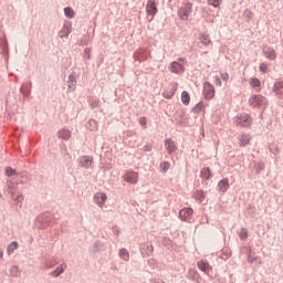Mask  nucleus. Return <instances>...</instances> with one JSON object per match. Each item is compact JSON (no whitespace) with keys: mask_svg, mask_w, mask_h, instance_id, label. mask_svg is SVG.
<instances>
[{"mask_svg":"<svg viewBox=\"0 0 283 283\" xmlns=\"http://www.w3.org/2000/svg\"><path fill=\"white\" fill-rule=\"evenodd\" d=\"M191 12H193V4L187 2L186 4L179 8L178 15L181 19V21H188L189 14H191Z\"/></svg>","mask_w":283,"mask_h":283,"instance_id":"1","label":"nucleus"},{"mask_svg":"<svg viewBox=\"0 0 283 283\" xmlns=\"http://www.w3.org/2000/svg\"><path fill=\"white\" fill-rule=\"evenodd\" d=\"M179 61L181 62H172L169 65V71L172 72V74H182V72H185V63H187L185 61V59H179Z\"/></svg>","mask_w":283,"mask_h":283,"instance_id":"2","label":"nucleus"},{"mask_svg":"<svg viewBox=\"0 0 283 283\" xmlns=\"http://www.w3.org/2000/svg\"><path fill=\"white\" fill-rule=\"evenodd\" d=\"M234 123L238 127H249L251 125V117L247 114L238 115L234 117Z\"/></svg>","mask_w":283,"mask_h":283,"instance_id":"3","label":"nucleus"},{"mask_svg":"<svg viewBox=\"0 0 283 283\" xmlns=\"http://www.w3.org/2000/svg\"><path fill=\"white\" fill-rule=\"evenodd\" d=\"M146 13L150 17V21H154V17L158 14V7L156 6V1L148 0L146 4Z\"/></svg>","mask_w":283,"mask_h":283,"instance_id":"4","label":"nucleus"},{"mask_svg":"<svg viewBox=\"0 0 283 283\" xmlns=\"http://www.w3.org/2000/svg\"><path fill=\"white\" fill-rule=\"evenodd\" d=\"M249 105L252 107H264V105H266V98H264L262 95L251 96L249 99Z\"/></svg>","mask_w":283,"mask_h":283,"instance_id":"5","label":"nucleus"},{"mask_svg":"<svg viewBox=\"0 0 283 283\" xmlns=\"http://www.w3.org/2000/svg\"><path fill=\"white\" fill-rule=\"evenodd\" d=\"M176 90H178V83L174 82L169 84L163 93L164 98H168V99L174 98V95L176 94Z\"/></svg>","mask_w":283,"mask_h":283,"instance_id":"6","label":"nucleus"},{"mask_svg":"<svg viewBox=\"0 0 283 283\" xmlns=\"http://www.w3.org/2000/svg\"><path fill=\"white\" fill-rule=\"evenodd\" d=\"M125 182H129L130 185H136L138 182V172L129 171L124 175Z\"/></svg>","mask_w":283,"mask_h":283,"instance_id":"7","label":"nucleus"},{"mask_svg":"<svg viewBox=\"0 0 283 283\" xmlns=\"http://www.w3.org/2000/svg\"><path fill=\"white\" fill-rule=\"evenodd\" d=\"M165 148L167 149L168 154H174V151L178 150V146H176V143L170 138L165 140Z\"/></svg>","mask_w":283,"mask_h":283,"instance_id":"8","label":"nucleus"},{"mask_svg":"<svg viewBox=\"0 0 283 283\" xmlns=\"http://www.w3.org/2000/svg\"><path fill=\"white\" fill-rule=\"evenodd\" d=\"M94 200L98 207H103L107 200V195H105V192H97L94 197Z\"/></svg>","mask_w":283,"mask_h":283,"instance_id":"9","label":"nucleus"},{"mask_svg":"<svg viewBox=\"0 0 283 283\" xmlns=\"http://www.w3.org/2000/svg\"><path fill=\"white\" fill-rule=\"evenodd\" d=\"M92 163H94V158L93 157H90V156H82L80 158V165L81 167H92Z\"/></svg>","mask_w":283,"mask_h":283,"instance_id":"10","label":"nucleus"},{"mask_svg":"<svg viewBox=\"0 0 283 283\" xmlns=\"http://www.w3.org/2000/svg\"><path fill=\"white\" fill-rule=\"evenodd\" d=\"M193 214V209L191 208H184L182 210H180L179 212V218L180 220H187V218H189V216Z\"/></svg>","mask_w":283,"mask_h":283,"instance_id":"11","label":"nucleus"},{"mask_svg":"<svg viewBox=\"0 0 283 283\" xmlns=\"http://www.w3.org/2000/svg\"><path fill=\"white\" fill-rule=\"evenodd\" d=\"M203 94L206 98H213V96H216V90L210 84H208L205 86Z\"/></svg>","mask_w":283,"mask_h":283,"instance_id":"12","label":"nucleus"},{"mask_svg":"<svg viewBox=\"0 0 283 283\" xmlns=\"http://www.w3.org/2000/svg\"><path fill=\"white\" fill-rule=\"evenodd\" d=\"M263 53L266 59H270V61H275V59H277V54L273 49H264Z\"/></svg>","mask_w":283,"mask_h":283,"instance_id":"13","label":"nucleus"},{"mask_svg":"<svg viewBox=\"0 0 283 283\" xmlns=\"http://www.w3.org/2000/svg\"><path fill=\"white\" fill-rule=\"evenodd\" d=\"M219 187V191H221L222 193L227 192L229 190V179H222L219 181L218 184Z\"/></svg>","mask_w":283,"mask_h":283,"instance_id":"14","label":"nucleus"},{"mask_svg":"<svg viewBox=\"0 0 283 283\" xmlns=\"http://www.w3.org/2000/svg\"><path fill=\"white\" fill-rule=\"evenodd\" d=\"M197 265L203 273H209V271H211V266L205 261H199Z\"/></svg>","mask_w":283,"mask_h":283,"instance_id":"15","label":"nucleus"},{"mask_svg":"<svg viewBox=\"0 0 283 283\" xmlns=\"http://www.w3.org/2000/svg\"><path fill=\"white\" fill-rule=\"evenodd\" d=\"M71 32H72V25L64 24V27L60 31L61 39L67 36Z\"/></svg>","mask_w":283,"mask_h":283,"instance_id":"16","label":"nucleus"},{"mask_svg":"<svg viewBox=\"0 0 283 283\" xmlns=\"http://www.w3.org/2000/svg\"><path fill=\"white\" fill-rule=\"evenodd\" d=\"M199 40L202 45H211V38L209 36V34L201 33Z\"/></svg>","mask_w":283,"mask_h":283,"instance_id":"17","label":"nucleus"},{"mask_svg":"<svg viewBox=\"0 0 283 283\" xmlns=\"http://www.w3.org/2000/svg\"><path fill=\"white\" fill-rule=\"evenodd\" d=\"M200 176L203 180H209L211 178V169L208 167H205L200 171Z\"/></svg>","mask_w":283,"mask_h":283,"instance_id":"18","label":"nucleus"},{"mask_svg":"<svg viewBox=\"0 0 283 283\" xmlns=\"http://www.w3.org/2000/svg\"><path fill=\"white\" fill-rule=\"evenodd\" d=\"M17 249H19V243L17 241L11 242L7 249L8 255H12Z\"/></svg>","mask_w":283,"mask_h":283,"instance_id":"19","label":"nucleus"},{"mask_svg":"<svg viewBox=\"0 0 283 283\" xmlns=\"http://www.w3.org/2000/svg\"><path fill=\"white\" fill-rule=\"evenodd\" d=\"M65 269H67V265L62 264L59 268H56V270L53 271L51 274L53 275V277H59V275H61L65 271Z\"/></svg>","mask_w":283,"mask_h":283,"instance_id":"20","label":"nucleus"},{"mask_svg":"<svg viewBox=\"0 0 283 283\" xmlns=\"http://www.w3.org/2000/svg\"><path fill=\"white\" fill-rule=\"evenodd\" d=\"M250 142H251V136H249V135H241L240 136L241 147H247V145H249Z\"/></svg>","mask_w":283,"mask_h":283,"instance_id":"21","label":"nucleus"},{"mask_svg":"<svg viewBox=\"0 0 283 283\" xmlns=\"http://www.w3.org/2000/svg\"><path fill=\"white\" fill-rule=\"evenodd\" d=\"M190 101H191V96H189L187 91H184L181 93V103H184V105H189Z\"/></svg>","mask_w":283,"mask_h":283,"instance_id":"22","label":"nucleus"},{"mask_svg":"<svg viewBox=\"0 0 283 283\" xmlns=\"http://www.w3.org/2000/svg\"><path fill=\"white\" fill-rule=\"evenodd\" d=\"M10 275L12 277H19V275H21V270H19V266L12 265L10 269Z\"/></svg>","mask_w":283,"mask_h":283,"instance_id":"23","label":"nucleus"},{"mask_svg":"<svg viewBox=\"0 0 283 283\" xmlns=\"http://www.w3.org/2000/svg\"><path fill=\"white\" fill-rule=\"evenodd\" d=\"M192 112L195 114H200V112H205V103L199 102L193 108Z\"/></svg>","mask_w":283,"mask_h":283,"instance_id":"24","label":"nucleus"},{"mask_svg":"<svg viewBox=\"0 0 283 283\" xmlns=\"http://www.w3.org/2000/svg\"><path fill=\"white\" fill-rule=\"evenodd\" d=\"M193 198H196L198 201L202 202L206 198L205 196V191L202 190H197L195 193H193Z\"/></svg>","mask_w":283,"mask_h":283,"instance_id":"25","label":"nucleus"},{"mask_svg":"<svg viewBox=\"0 0 283 283\" xmlns=\"http://www.w3.org/2000/svg\"><path fill=\"white\" fill-rule=\"evenodd\" d=\"M119 256L122 258V260H125V262H128L129 261V251H127L126 249H120Z\"/></svg>","mask_w":283,"mask_h":283,"instance_id":"26","label":"nucleus"},{"mask_svg":"<svg viewBox=\"0 0 283 283\" xmlns=\"http://www.w3.org/2000/svg\"><path fill=\"white\" fill-rule=\"evenodd\" d=\"M59 136L60 138H64V140H67L72 136V134L70 133V130L62 129L59 132Z\"/></svg>","mask_w":283,"mask_h":283,"instance_id":"27","label":"nucleus"},{"mask_svg":"<svg viewBox=\"0 0 283 283\" xmlns=\"http://www.w3.org/2000/svg\"><path fill=\"white\" fill-rule=\"evenodd\" d=\"M275 94H283V82H277L274 84Z\"/></svg>","mask_w":283,"mask_h":283,"instance_id":"28","label":"nucleus"},{"mask_svg":"<svg viewBox=\"0 0 283 283\" xmlns=\"http://www.w3.org/2000/svg\"><path fill=\"white\" fill-rule=\"evenodd\" d=\"M64 14L67 19H74V9L67 7L64 9Z\"/></svg>","mask_w":283,"mask_h":283,"instance_id":"29","label":"nucleus"},{"mask_svg":"<svg viewBox=\"0 0 283 283\" xmlns=\"http://www.w3.org/2000/svg\"><path fill=\"white\" fill-rule=\"evenodd\" d=\"M4 174L6 176L10 177V176H17V169H13L12 167H7L4 169Z\"/></svg>","mask_w":283,"mask_h":283,"instance_id":"30","label":"nucleus"},{"mask_svg":"<svg viewBox=\"0 0 283 283\" xmlns=\"http://www.w3.org/2000/svg\"><path fill=\"white\" fill-rule=\"evenodd\" d=\"M169 167H171V164H169V161H163L159 165V168L161 169V171H169Z\"/></svg>","mask_w":283,"mask_h":283,"instance_id":"31","label":"nucleus"},{"mask_svg":"<svg viewBox=\"0 0 283 283\" xmlns=\"http://www.w3.org/2000/svg\"><path fill=\"white\" fill-rule=\"evenodd\" d=\"M239 237L241 240H247V238H249V231L247 229H241L239 232Z\"/></svg>","mask_w":283,"mask_h":283,"instance_id":"32","label":"nucleus"},{"mask_svg":"<svg viewBox=\"0 0 283 283\" xmlns=\"http://www.w3.org/2000/svg\"><path fill=\"white\" fill-rule=\"evenodd\" d=\"M221 0H208V4L213 8H220Z\"/></svg>","mask_w":283,"mask_h":283,"instance_id":"33","label":"nucleus"},{"mask_svg":"<svg viewBox=\"0 0 283 283\" xmlns=\"http://www.w3.org/2000/svg\"><path fill=\"white\" fill-rule=\"evenodd\" d=\"M250 85L252 87H260L261 82L258 78L253 77V78L250 80Z\"/></svg>","mask_w":283,"mask_h":283,"instance_id":"34","label":"nucleus"},{"mask_svg":"<svg viewBox=\"0 0 283 283\" xmlns=\"http://www.w3.org/2000/svg\"><path fill=\"white\" fill-rule=\"evenodd\" d=\"M214 83H216V85H218L219 87L222 86V81L220 80V76H218V75L214 76Z\"/></svg>","mask_w":283,"mask_h":283,"instance_id":"35","label":"nucleus"},{"mask_svg":"<svg viewBox=\"0 0 283 283\" xmlns=\"http://www.w3.org/2000/svg\"><path fill=\"white\" fill-rule=\"evenodd\" d=\"M260 70H261V72H266V70H269V65L266 63H262L260 65Z\"/></svg>","mask_w":283,"mask_h":283,"instance_id":"36","label":"nucleus"},{"mask_svg":"<svg viewBox=\"0 0 283 283\" xmlns=\"http://www.w3.org/2000/svg\"><path fill=\"white\" fill-rule=\"evenodd\" d=\"M139 125H142V127H145V125H147V118L142 117V118L139 119Z\"/></svg>","mask_w":283,"mask_h":283,"instance_id":"37","label":"nucleus"},{"mask_svg":"<svg viewBox=\"0 0 283 283\" xmlns=\"http://www.w3.org/2000/svg\"><path fill=\"white\" fill-rule=\"evenodd\" d=\"M221 78H222V81H229V75H228V73H222V74H221Z\"/></svg>","mask_w":283,"mask_h":283,"instance_id":"38","label":"nucleus"},{"mask_svg":"<svg viewBox=\"0 0 283 283\" xmlns=\"http://www.w3.org/2000/svg\"><path fill=\"white\" fill-rule=\"evenodd\" d=\"M3 258V251L0 250V259Z\"/></svg>","mask_w":283,"mask_h":283,"instance_id":"39","label":"nucleus"}]
</instances>
